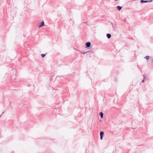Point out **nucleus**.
<instances>
[{
	"instance_id": "dca6fc26",
	"label": "nucleus",
	"mask_w": 153,
	"mask_h": 153,
	"mask_svg": "<svg viewBox=\"0 0 153 153\" xmlns=\"http://www.w3.org/2000/svg\"><path fill=\"white\" fill-rule=\"evenodd\" d=\"M4 112H2V114H3V113H4Z\"/></svg>"
},
{
	"instance_id": "9d476101",
	"label": "nucleus",
	"mask_w": 153,
	"mask_h": 153,
	"mask_svg": "<svg viewBox=\"0 0 153 153\" xmlns=\"http://www.w3.org/2000/svg\"><path fill=\"white\" fill-rule=\"evenodd\" d=\"M143 77H144V79L142 80V82H144V79H145V76H144V75H143Z\"/></svg>"
},
{
	"instance_id": "2eb2a0df",
	"label": "nucleus",
	"mask_w": 153,
	"mask_h": 153,
	"mask_svg": "<svg viewBox=\"0 0 153 153\" xmlns=\"http://www.w3.org/2000/svg\"><path fill=\"white\" fill-rule=\"evenodd\" d=\"M1 114L0 115V117H1Z\"/></svg>"
},
{
	"instance_id": "ddd939ff",
	"label": "nucleus",
	"mask_w": 153,
	"mask_h": 153,
	"mask_svg": "<svg viewBox=\"0 0 153 153\" xmlns=\"http://www.w3.org/2000/svg\"><path fill=\"white\" fill-rule=\"evenodd\" d=\"M111 24L112 25L113 27H114L113 24L112 22H111Z\"/></svg>"
},
{
	"instance_id": "4468645a",
	"label": "nucleus",
	"mask_w": 153,
	"mask_h": 153,
	"mask_svg": "<svg viewBox=\"0 0 153 153\" xmlns=\"http://www.w3.org/2000/svg\"><path fill=\"white\" fill-rule=\"evenodd\" d=\"M55 142V143L56 142H57V141H56Z\"/></svg>"
},
{
	"instance_id": "9b49d317",
	"label": "nucleus",
	"mask_w": 153,
	"mask_h": 153,
	"mask_svg": "<svg viewBox=\"0 0 153 153\" xmlns=\"http://www.w3.org/2000/svg\"><path fill=\"white\" fill-rule=\"evenodd\" d=\"M59 77H64V76H60Z\"/></svg>"
},
{
	"instance_id": "1a4fd4ad",
	"label": "nucleus",
	"mask_w": 153,
	"mask_h": 153,
	"mask_svg": "<svg viewBox=\"0 0 153 153\" xmlns=\"http://www.w3.org/2000/svg\"><path fill=\"white\" fill-rule=\"evenodd\" d=\"M45 55H46V54H41V56H42V58L44 57L45 56Z\"/></svg>"
},
{
	"instance_id": "0eeeda50",
	"label": "nucleus",
	"mask_w": 153,
	"mask_h": 153,
	"mask_svg": "<svg viewBox=\"0 0 153 153\" xmlns=\"http://www.w3.org/2000/svg\"><path fill=\"white\" fill-rule=\"evenodd\" d=\"M99 115L101 117V118H102L103 117V113L102 112H100L99 114Z\"/></svg>"
},
{
	"instance_id": "39448f33",
	"label": "nucleus",
	"mask_w": 153,
	"mask_h": 153,
	"mask_svg": "<svg viewBox=\"0 0 153 153\" xmlns=\"http://www.w3.org/2000/svg\"><path fill=\"white\" fill-rule=\"evenodd\" d=\"M106 36H107V37L108 39H110V38H111V34H109V33H107L106 34Z\"/></svg>"
},
{
	"instance_id": "f03ea898",
	"label": "nucleus",
	"mask_w": 153,
	"mask_h": 153,
	"mask_svg": "<svg viewBox=\"0 0 153 153\" xmlns=\"http://www.w3.org/2000/svg\"><path fill=\"white\" fill-rule=\"evenodd\" d=\"M152 1V0H151L150 1H147V0L145 1V0H141L140 1V2L141 3H147V2H151Z\"/></svg>"
},
{
	"instance_id": "20e7f679",
	"label": "nucleus",
	"mask_w": 153,
	"mask_h": 153,
	"mask_svg": "<svg viewBox=\"0 0 153 153\" xmlns=\"http://www.w3.org/2000/svg\"><path fill=\"white\" fill-rule=\"evenodd\" d=\"M85 45L87 47H89L91 45V43L90 42H87L85 43Z\"/></svg>"
},
{
	"instance_id": "f8f14e48",
	"label": "nucleus",
	"mask_w": 153,
	"mask_h": 153,
	"mask_svg": "<svg viewBox=\"0 0 153 153\" xmlns=\"http://www.w3.org/2000/svg\"><path fill=\"white\" fill-rule=\"evenodd\" d=\"M87 52H83V53H82L84 54H85Z\"/></svg>"
},
{
	"instance_id": "7ed1b4c3",
	"label": "nucleus",
	"mask_w": 153,
	"mask_h": 153,
	"mask_svg": "<svg viewBox=\"0 0 153 153\" xmlns=\"http://www.w3.org/2000/svg\"><path fill=\"white\" fill-rule=\"evenodd\" d=\"M44 22L43 21L42 22H41L39 24V27H41L43 26H44Z\"/></svg>"
},
{
	"instance_id": "6e6552de",
	"label": "nucleus",
	"mask_w": 153,
	"mask_h": 153,
	"mask_svg": "<svg viewBox=\"0 0 153 153\" xmlns=\"http://www.w3.org/2000/svg\"><path fill=\"white\" fill-rule=\"evenodd\" d=\"M149 56H147L145 57V58L147 60H148L149 59Z\"/></svg>"
},
{
	"instance_id": "423d86ee",
	"label": "nucleus",
	"mask_w": 153,
	"mask_h": 153,
	"mask_svg": "<svg viewBox=\"0 0 153 153\" xmlns=\"http://www.w3.org/2000/svg\"><path fill=\"white\" fill-rule=\"evenodd\" d=\"M117 8L120 11L122 7L119 6L117 7Z\"/></svg>"
},
{
	"instance_id": "f257e3e1",
	"label": "nucleus",
	"mask_w": 153,
	"mask_h": 153,
	"mask_svg": "<svg viewBox=\"0 0 153 153\" xmlns=\"http://www.w3.org/2000/svg\"><path fill=\"white\" fill-rule=\"evenodd\" d=\"M104 134V132L103 131H101L100 132V139L101 140H102L103 138V136Z\"/></svg>"
}]
</instances>
